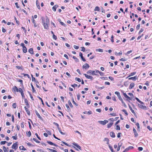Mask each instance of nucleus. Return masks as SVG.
Segmentation results:
<instances>
[{"mask_svg":"<svg viewBox=\"0 0 152 152\" xmlns=\"http://www.w3.org/2000/svg\"><path fill=\"white\" fill-rule=\"evenodd\" d=\"M41 22L45 29H48V25L50 23V20L48 17L46 16L45 17H42L41 18Z\"/></svg>","mask_w":152,"mask_h":152,"instance_id":"nucleus-1","label":"nucleus"},{"mask_svg":"<svg viewBox=\"0 0 152 152\" xmlns=\"http://www.w3.org/2000/svg\"><path fill=\"white\" fill-rule=\"evenodd\" d=\"M96 70H98L97 69H95L94 71L89 70L87 72V73L88 74L91 75H97V73H96Z\"/></svg>","mask_w":152,"mask_h":152,"instance_id":"nucleus-2","label":"nucleus"},{"mask_svg":"<svg viewBox=\"0 0 152 152\" xmlns=\"http://www.w3.org/2000/svg\"><path fill=\"white\" fill-rule=\"evenodd\" d=\"M53 124L56 126H57V129H58V130L59 132H60V133L62 135H65V133H64L63 132H62V131H61V128H60L59 127V125H58V124L56 123V122H53Z\"/></svg>","mask_w":152,"mask_h":152,"instance_id":"nucleus-3","label":"nucleus"},{"mask_svg":"<svg viewBox=\"0 0 152 152\" xmlns=\"http://www.w3.org/2000/svg\"><path fill=\"white\" fill-rule=\"evenodd\" d=\"M115 94H116L117 95L119 99L122 102V103H123V100L120 96V94L119 92L118 91H115Z\"/></svg>","mask_w":152,"mask_h":152,"instance_id":"nucleus-4","label":"nucleus"},{"mask_svg":"<svg viewBox=\"0 0 152 152\" xmlns=\"http://www.w3.org/2000/svg\"><path fill=\"white\" fill-rule=\"evenodd\" d=\"M18 148V142H16L12 145V148L14 149L15 150H16Z\"/></svg>","mask_w":152,"mask_h":152,"instance_id":"nucleus-5","label":"nucleus"},{"mask_svg":"<svg viewBox=\"0 0 152 152\" xmlns=\"http://www.w3.org/2000/svg\"><path fill=\"white\" fill-rule=\"evenodd\" d=\"M98 122L101 124L105 125L108 122V121L107 120H105L104 121H99Z\"/></svg>","mask_w":152,"mask_h":152,"instance_id":"nucleus-6","label":"nucleus"},{"mask_svg":"<svg viewBox=\"0 0 152 152\" xmlns=\"http://www.w3.org/2000/svg\"><path fill=\"white\" fill-rule=\"evenodd\" d=\"M138 106L140 108L142 109H143L145 110H146L147 109V107L146 106H144L143 105L140 104L139 103H138Z\"/></svg>","mask_w":152,"mask_h":152,"instance_id":"nucleus-7","label":"nucleus"},{"mask_svg":"<svg viewBox=\"0 0 152 152\" xmlns=\"http://www.w3.org/2000/svg\"><path fill=\"white\" fill-rule=\"evenodd\" d=\"M83 75H85V77L87 79H90L91 80L93 79V77L89 75H88L86 74H84Z\"/></svg>","mask_w":152,"mask_h":152,"instance_id":"nucleus-8","label":"nucleus"},{"mask_svg":"<svg viewBox=\"0 0 152 152\" xmlns=\"http://www.w3.org/2000/svg\"><path fill=\"white\" fill-rule=\"evenodd\" d=\"M124 97L126 99V100L127 101H129L130 100H132L131 98L126 93H124Z\"/></svg>","mask_w":152,"mask_h":152,"instance_id":"nucleus-9","label":"nucleus"},{"mask_svg":"<svg viewBox=\"0 0 152 152\" xmlns=\"http://www.w3.org/2000/svg\"><path fill=\"white\" fill-rule=\"evenodd\" d=\"M134 148V147L132 146H130L126 148L125 150H124V152H127L129 150L132 149Z\"/></svg>","mask_w":152,"mask_h":152,"instance_id":"nucleus-10","label":"nucleus"},{"mask_svg":"<svg viewBox=\"0 0 152 152\" xmlns=\"http://www.w3.org/2000/svg\"><path fill=\"white\" fill-rule=\"evenodd\" d=\"M133 132L134 134V137H138V134L135 128H134L133 129Z\"/></svg>","mask_w":152,"mask_h":152,"instance_id":"nucleus-11","label":"nucleus"},{"mask_svg":"<svg viewBox=\"0 0 152 152\" xmlns=\"http://www.w3.org/2000/svg\"><path fill=\"white\" fill-rule=\"evenodd\" d=\"M138 77L137 76H135L134 77H131L129 78V80H136L138 79Z\"/></svg>","mask_w":152,"mask_h":152,"instance_id":"nucleus-12","label":"nucleus"},{"mask_svg":"<svg viewBox=\"0 0 152 152\" xmlns=\"http://www.w3.org/2000/svg\"><path fill=\"white\" fill-rule=\"evenodd\" d=\"M24 102L26 104V105L27 106V107L28 108H29L30 107V105L29 104L28 102V100L26 99H24Z\"/></svg>","mask_w":152,"mask_h":152,"instance_id":"nucleus-13","label":"nucleus"},{"mask_svg":"<svg viewBox=\"0 0 152 152\" xmlns=\"http://www.w3.org/2000/svg\"><path fill=\"white\" fill-rule=\"evenodd\" d=\"M28 107H27L25 106L24 107V108L27 114L28 115H30V111L28 109Z\"/></svg>","mask_w":152,"mask_h":152,"instance_id":"nucleus-14","label":"nucleus"},{"mask_svg":"<svg viewBox=\"0 0 152 152\" xmlns=\"http://www.w3.org/2000/svg\"><path fill=\"white\" fill-rule=\"evenodd\" d=\"M89 67V64L87 63H86L84 65H83V68H84L85 69H88Z\"/></svg>","mask_w":152,"mask_h":152,"instance_id":"nucleus-15","label":"nucleus"},{"mask_svg":"<svg viewBox=\"0 0 152 152\" xmlns=\"http://www.w3.org/2000/svg\"><path fill=\"white\" fill-rule=\"evenodd\" d=\"M129 108L130 109V110H131V112H132V113L134 114V115L136 117L137 116V115L136 114V113H135L134 111V110H133L132 109V108L131 107V106L130 105H129Z\"/></svg>","mask_w":152,"mask_h":152,"instance_id":"nucleus-16","label":"nucleus"},{"mask_svg":"<svg viewBox=\"0 0 152 152\" xmlns=\"http://www.w3.org/2000/svg\"><path fill=\"white\" fill-rule=\"evenodd\" d=\"M72 144L73 145H74L77 148H78L79 149L81 150V147L80 145H78L77 144V143H75V142H73L72 143Z\"/></svg>","mask_w":152,"mask_h":152,"instance_id":"nucleus-17","label":"nucleus"},{"mask_svg":"<svg viewBox=\"0 0 152 152\" xmlns=\"http://www.w3.org/2000/svg\"><path fill=\"white\" fill-rule=\"evenodd\" d=\"M35 112L38 117L39 118L42 120V117L37 112V110H36L35 111Z\"/></svg>","mask_w":152,"mask_h":152,"instance_id":"nucleus-18","label":"nucleus"},{"mask_svg":"<svg viewBox=\"0 0 152 152\" xmlns=\"http://www.w3.org/2000/svg\"><path fill=\"white\" fill-rule=\"evenodd\" d=\"M17 90H18V88L16 86H15L12 88V91L13 92H15L16 91L17 92Z\"/></svg>","mask_w":152,"mask_h":152,"instance_id":"nucleus-19","label":"nucleus"},{"mask_svg":"<svg viewBox=\"0 0 152 152\" xmlns=\"http://www.w3.org/2000/svg\"><path fill=\"white\" fill-rule=\"evenodd\" d=\"M79 56L82 59L83 61H86V59L83 57V54L81 52H80L79 53Z\"/></svg>","mask_w":152,"mask_h":152,"instance_id":"nucleus-20","label":"nucleus"},{"mask_svg":"<svg viewBox=\"0 0 152 152\" xmlns=\"http://www.w3.org/2000/svg\"><path fill=\"white\" fill-rule=\"evenodd\" d=\"M110 136L114 138L115 137V134L113 132H110Z\"/></svg>","mask_w":152,"mask_h":152,"instance_id":"nucleus-21","label":"nucleus"},{"mask_svg":"<svg viewBox=\"0 0 152 152\" xmlns=\"http://www.w3.org/2000/svg\"><path fill=\"white\" fill-rule=\"evenodd\" d=\"M58 7V6L57 5H56L54 6L52 8L53 10L55 12L56 11V9Z\"/></svg>","mask_w":152,"mask_h":152,"instance_id":"nucleus-22","label":"nucleus"},{"mask_svg":"<svg viewBox=\"0 0 152 152\" xmlns=\"http://www.w3.org/2000/svg\"><path fill=\"white\" fill-rule=\"evenodd\" d=\"M47 142L50 145H53L54 146H57V145L55 144V143H53V142H52L51 141H47Z\"/></svg>","mask_w":152,"mask_h":152,"instance_id":"nucleus-23","label":"nucleus"},{"mask_svg":"<svg viewBox=\"0 0 152 152\" xmlns=\"http://www.w3.org/2000/svg\"><path fill=\"white\" fill-rule=\"evenodd\" d=\"M3 150L4 152H8V148H7L5 146H3Z\"/></svg>","mask_w":152,"mask_h":152,"instance_id":"nucleus-24","label":"nucleus"},{"mask_svg":"<svg viewBox=\"0 0 152 152\" xmlns=\"http://www.w3.org/2000/svg\"><path fill=\"white\" fill-rule=\"evenodd\" d=\"M96 73H99L100 75L101 76H102L104 75V73L103 72H100L98 70L96 71Z\"/></svg>","mask_w":152,"mask_h":152,"instance_id":"nucleus-25","label":"nucleus"},{"mask_svg":"<svg viewBox=\"0 0 152 152\" xmlns=\"http://www.w3.org/2000/svg\"><path fill=\"white\" fill-rule=\"evenodd\" d=\"M113 122H111V123H109L107 124V127L108 128H110L113 125Z\"/></svg>","mask_w":152,"mask_h":152,"instance_id":"nucleus-26","label":"nucleus"},{"mask_svg":"<svg viewBox=\"0 0 152 152\" xmlns=\"http://www.w3.org/2000/svg\"><path fill=\"white\" fill-rule=\"evenodd\" d=\"M134 85H135L134 83H130V84L129 87V89H132L133 88V87L134 86Z\"/></svg>","mask_w":152,"mask_h":152,"instance_id":"nucleus-27","label":"nucleus"},{"mask_svg":"<svg viewBox=\"0 0 152 152\" xmlns=\"http://www.w3.org/2000/svg\"><path fill=\"white\" fill-rule=\"evenodd\" d=\"M28 52L31 54H34L33 49L32 48H30L28 50Z\"/></svg>","mask_w":152,"mask_h":152,"instance_id":"nucleus-28","label":"nucleus"},{"mask_svg":"<svg viewBox=\"0 0 152 152\" xmlns=\"http://www.w3.org/2000/svg\"><path fill=\"white\" fill-rule=\"evenodd\" d=\"M135 99L140 103L141 104H144V103L142 102L137 97H135Z\"/></svg>","mask_w":152,"mask_h":152,"instance_id":"nucleus-29","label":"nucleus"},{"mask_svg":"<svg viewBox=\"0 0 152 152\" xmlns=\"http://www.w3.org/2000/svg\"><path fill=\"white\" fill-rule=\"evenodd\" d=\"M104 141H106L107 143V145H109V139L107 138H105L104 139Z\"/></svg>","mask_w":152,"mask_h":152,"instance_id":"nucleus-30","label":"nucleus"},{"mask_svg":"<svg viewBox=\"0 0 152 152\" xmlns=\"http://www.w3.org/2000/svg\"><path fill=\"white\" fill-rule=\"evenodd\" d=\"M19 148L20 150H22L23 151H26V149L25 148L23 145H21L19 147Z\"/></svg>","mask_w":152,"mask_h":152,"instance_id":"nucleus-31","label":"nucleus"},{"mask_svg":"<svg viewBox=\"0 0 152 152\" xmlns=\"http://www.w3.org/2000/svg\"><path fill=\"white\" fill-rule=\"evenodd\" d=\"M23 51L24 53H26L27 52V49L26 47L23 48Z\"/></svg>","mask_w":152,"mask_h":152,"instance_id":"nucleus-32","label":"nucleus"},{"mask_svg":"<svg viewBox=\"0 0 152 152\" xmlns=\"http://www.w3.org/2000/svg\"><path fill=\"white\" fill-rule=\"evenodd\" d=\"M136 72H134L131 73L130 74V75H129V76L127 77H126V78H128V77H130L131 76H133V75H135L136 74Z\"/></svg>","mask_w":152,"mask_h":152,"instance_id":"nucleus-33","label":"nucleus"},{"mask_svg":"<svg viewBox=\"0 0 152 152\" xmlns=\"http://www.w3.org/2000/svg\"><path fill=\"white\" fill-rule=\"evenodd\" d=\"M26 134L27 136L30 137L31 135V133L30 131L26 132Z\"/></svg>","mask_w":152,"mask_h":152,"instance_id":"nucleus-34","label":"nucleus"},{"mask_svg":"<svg viewBox=\"0 0 152 152\" xmlns=\"http://www.w3.org/2000/svg\"><path fill=\"white\" fill-rule=\"evenodd\" d=\"M100 10V8L99 7H98V6H96V7L94 9V10L95 11H99V10Z\"/></svg>","mask_w":152,"mask_h":152,"instance_id":"nucleus-35","label":"nucleus"},{"mask_svg":"<svg viewBox=\"0 0 152 152\" xmlns=\"http://www.w3.org/2000/svg\"><path fill=\"white\" fill-rule=\"evenodd\" d=\"M109 146V148L110 149L111 151L112 152H115L113 150V148L110 145V144H109V145H108Z\"/></svg>","mask_w":152,"mask_h":152,"instance_id":"nucleus-36","label":"nucleus"},{"mask_svg":"<svg viewBox=\"0 0 152 152\" xmlns=\"http://www.w3.org/2000/svg\"><path fill=\"white\" fill-rule=\"evenodd\" d=\"M73 58L75 60L76 62H78L79 61V59L77 58L75 56H73Z\"/></svg>","mask_w":152,"mask_h":152,"instance_id":"nucleus-37","label":"nucleus"},{"mask_svg":"<svg viewBox=\"0 0 152 152\" xmlns=\"http://www.w3.org/2000/svg\"><path fill=\"white\" fill-rule=\"evenodd\" d=\"M37 97L39 98V99H40L41 100V102H42V104L44 106V103L42 99L39 96H38Z\"/></svg>","mask_w":152,"mask_h":152,"instance_id":"nucleus-38","label":"nucleus"},{"mask_svg":"<svg viewBox=\"0 0 152 152\" xmlns=\"http://www.w3.org/2000/svg\"><path fill=\"white\" fill-rule=\"evenodd\" d=\"M17 92H19L20 93L23 92V90L21 88H19L18 89V90H17Z\"/></svg>","mask_w":152,"mask_h":152,"instance_id":"nucleus-39","label":"nucleus"},{"mask_svg":"<svg viewBox=\"0 0 152 152\" xmlns=\"http://www.w3.org/2000/svg\"><path fill=\"white\" fill-rule=\"evenodd\" d=\"M47 149L49 150H50L52 152H58L56 150H54V149H52L47 148Z\"/></svg>","mask_w":152,"mask_h":152,"instance_id":"nucleus-40","label":"nucleus"},{"mask_svg":"<svg viewBox=\"0 0 152 152\" xmlns=\"http://www.w3.org/2000/svg\"><path fill=\"white\" fill-rule=\"evenodd\" d=\"M21 74L23 75L24 76H27L28 78H30V76L28 74H25L24 73H22Z\"/></svg>","mask_w":152,"mask_h":152,"instance_id":"nucleus-41","label":"nucleus"},{"mask_svg":"<svg viewBox=\"0 0 152 152\" xmlns=\"http://www.w3.org/2000/svg\"><path fill=\"white\" fill-rule=\"evenodd\" d=\"M12 138L14 140H16L17 139V134H16L15 135V136H13L12 137Z\"/></svg>","mask_w":152,"mask_h":152,"instance_id":"nucleus-42","label":"nucleus"},{"mask_svg":"<svg viewBox=\"0 0 152 152\" xmlns=\"http://www.w3.org/2000/svg\"><path fill=\"white\" fill-rule=\"evenodd\" d=\"M75 80L76 81H77L79 82H81V81L80 79V78H78V77H76L75 78Z\"/></svg>","mask_w":152,"mask_h":152,"instance_id":"nucleus-43","label":"nucleus"},{"mask_svg":"<svg viewBox=\"0 0 152 152\" xmlns=\"http://www.w3.org/2000/svg\"><path fill=\"white\" fill-rule=\"evenodd\" d=\"M31 88H32V92H34L35 91V89L34 88V87L31 84Z\"/></svg>","mask_w":152,"mask_h":152,"instance_id":"nucleus-44","label":"nucleus"},{"mask_svg":"<svg viewBox=\"0 0 152 152\" xmlns=\"http://www.w3.org/2000/svg\"><path fill=\"white\" fill-rule=\"evenodd\" d=\"M33 139L34 141L38 143H39L40 142V141H39L38 140L35 138H33Z\"/></svg>","mask_w":152,"mask_h":152,"instance_id":"nucleus-45","label":"nucleus"},{"mask_svg":"<svg viewBox=\"0 0 152 152\" xmlns=\"http://www.w3.org/2000/svg\"><path fill=\"white\" fill-rule=\"evenodd\" d=\"M132 52V50H131L129 51H128L126 53H125V54L128 56V55L131 53Z\"/></svg>","mask_w":152,"mask_h":152,"instance_id":"nucleus-46","label":"nucleus"},{"mask_svg":"<svg viewBox=\"0 0 152 152\" xmlns=\"http://www.w3.org/2000/svg\"><path fill=\"white\" fill-rule=\"evenodd\" d=\"M140 24H138L136 26V30H138L140 29Z\"/></svg>","mask_w":152,"mask_h":152,"instance_id":"nucleus-47","label":"nucleus"},{"mask_svg":"<svg viewBox=\"0 0 152 152\" xmlns=\"http://www.w3.org/2000/svg\"><path fill=\"white\" fill-rule=\"evenodd\" d=\"M33 24L34 27H38L39 26V24H37L36 23H34Z\"/></svg>","mask_w":152,"mask_h":152,"instance_id":"nucleus-48","label":"nucleus"},{"mask_svg":"<svg viewBox=\"0 0 152 152\" xmlns=\"http://www.w3.org/2000/svg\"><path fill=\"white\" fill-rule=\"evenodd\" d=\"M6 143H7V142L5 141H2L0 142V144L1 145H4Z\"/></svg>","mask_w":152,"mask_h":152,"instance_id":"nucleus-49","label":"nucleus"},{"mask_svg":"<svg viewBox=\"0 0 152 152\" xmlns=\"http://www.w3.org/2000/svg\"><path fill=\"white\" fill-rule=\"evenodd\" d=\"M53 38L55 40H56L57 39V37L54 34L53 35Z\"/></svg>","mask_w":152,"mask_h":152,"instance_id":"nucleus-50","label":"nucleus"},{"mask_svg":"<svg viewBox=\"0 0 152 152\" xmlns=\"http://www.w3.org/2000/svg\"><path fill=\"white\" fill-rule=\"evenodd\" d=\"M12 106L14 108H15L17 107V105L15 103H14L12 104Z\"/></svg>","mask_w":152,"mask_h":152,"instance_id":"nucleus-51","label":"nucleus"},{"mask_svg":"<svg viewBox=\"0 0 152 152\" xmlns=\"http://www.w3.org/2000/svg\"><path fill=\"white\" fill-rule=\"evenodd\" d=\"M31 77H32V81H36L35 80V78L34 77H33V75H31Z\"/></svg>","mask_w":152,"mask_h":152,"instance_id":"nucleus-52","label":"nucleus"},{"mask_svg":"<svg viewBox=\"0 0 152 152\" xmlns=\"http://www.w3.org/2000/svg\"><path fill=\"white\" fill-rule=\"evenodd\" d=\"M61 142L67 146H70L68 143H66V142H64L62 141Z\"/></svg>","mask_w":152,"mask_h":152,"instance_id":"nucleus-53","label":"nucleus"},{"mask_svg":"<svg viewBox=\"0 0 152 152\" xmlns=\"http://www.w3.org/2000/svg\"><path fill=\"white\" fill-rule=\"evenodd\" d=\"M46 132L49 135H51V133L50 131L49 130H46Z\"/></svg>","mask_w":152,"mask_h":152,"instance_id":"nucleus-54","label":"nucleus"},{"mask_svg":"<svg viewBox=\"0 0 152 152\" xmlns=\"http://www.w3.org/2000/svg\"><path fill=\"white\" fill-rule=\"evenodd\" d=\"M138 149L139 151H141L143 150V148L142 147H139L138 148Z\"/></svg>","mask_w":152,"mask_h":152,"instance_id":"nucleus-55","label":"nucleus"},{"mask_svg":"<svg viewBox=\"0 0 152 152\" xmlns=\"http://www.w3.org/2000/svg\"><path fill=\"white\" fill-rule=\"evenodd\" d=\"M21 127L22 128H23L24 127V122H22L20 124Z\"/></svg>","mask_w":152,"mask_h":152,"instance_id":"nucleus-56","label":"nucleus"},{"mask_svg":"<svg viewBox=\"0 0 152 152\" xmlns=\"http://www.w3.org/2000/svg\"><path fill=\"white\" fill-rule=\"evenodd\" d=\"M143 30H144L143 28H141L138 33L139 34H140V33L143 31Z\"/></svg>","mask_w":152,"mask_h":152,"instance_id":"nucleus-57","label":"nucleus"},{"mask_svg":"<svg viewBox=\"0 0 152 152\" xmlns=\"http://www.w3.org/2000/svg\"><path fill=\"white\" fill-rule=\"evenodd\" d=\"M116 130H119L120 129V127L119 126L117 125H116Z\"/></svg>","mask_w":152,"mask_h":152,"instance_id":"nucleus-58","label":"nucleus"},{"mask_svg":"<svg viewBox=\"0 0 152 152\" xmlns=\"http://www.w3.org/2000/svg\"><path fill=\"white\" fill-rule=\"evenodd\" d=\"M16 68L18 69H22V66H16Z\"/></svg>","mask_w":152,"mask_h":152,"instance_id":"nucleus-59","label":"nucleus"},{"mask_svg":"<svg viewBox=\"0 0 152 152\" xmlns=\"http://www.w3.org/2000/svg\"><path fill=\"white\" fill-rule=\"evenodd\" d=\"M71 86L72 87L74 88L75 87H77V85L76 84L74 83Z\"/></svg>","mask_w":152,"mask_h":152,"instance_id":"nucleus-60","label":"nucleus"},{"mask_svg":"<svg viewBox=\"0 0 152 152\" xmlns=\"http://www.w3.org/2000/svg\"><path fill=\"white\" fill-rule=\"evenodd\" d=\"M15 6H16L17 8L18 9V8H20L19 6L18 5V3L17 2L15 3Z\"/></svg>","mask_w":152,"mask_h":152,"instance_id":"nucleus-61","label":"nucleus"},{"mask_svg":"<svg viewBox=\"0 0 152 152\" xmlns=\"http://www.w3.org/2000/svg\"><path fill=\"white\" fill-rule=\"evenodd\" d=\"M108 78H109V79L110 80H112V81L114 80V78L113 77H112L109 76V77Z\"/></svg>","mask_w":152,"mask_h":152,"instance_id":"nucleus-62","label":"nucleus"},{"mask_svg":"<svg viewBox=\"0 0 152 152\" xmlns=\"http://www.w3.org/2000/svg\"><path fill=\"white\" fill-rule=\"evenodd\" d=\"M18 82H19L21 85H23V81L22 80H19Z\"/></svg>","mask_w":152,"mask_h":152,"instance_id":"nucleus-63","label":"nucleus"},{"mask_svg":"<svg viewBox=\"0 0 152 152\" xmlns=\"http://www.w3.org/2000/svg\"><path fill=\"white\" fill-rule=\"evenodd\" d=\"M147 128L150 131H151L152 130V128H151L150 127L148 126H147Z\"/></svg>","mask_w":152,"mask_h":152,"instance_id":"nucleus-64","label":"nucleus"}]
</instances>
